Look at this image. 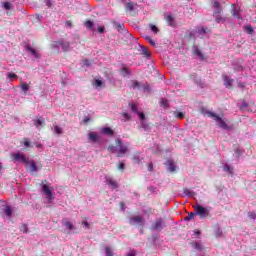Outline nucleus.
<instances>
[{"mask_svg": "<svg viewBox=\"0 0 256 256\" xmlns=\"http://www.w3.org/2000/svg\"><path fill=\"white\" fill-rule=\"evenodd\" d=\"M193 209L195 211V215H198L200 219H210L211 212L208 208H205L200 204H196L193 206Z\"/></svg>", "mask_w": 256, "mask_h": 256, "instance_id": "nucleus-2", "label": "nucleus"}, {"mask_svg": "<svg viewBox=\"0 0 256 256\" xmlns=\"http://www.w3.org/2000/svg\"><path fill=\"white\" fill-rule=\"evenodd\" d=\"M206 113H207L208 117H211L212 119H214V121H217L218 126L221 129H224L225 131H231V129H233V127L227 125V122L225 120H223V118L220 117L219 115H217L211 111H207Z\"/></svg>", "mask_w": 256, "mask_h": 256, "instance_id": "nucleus-1", "label": "nucleus"}, {"mask_svg": "<svg viewBox=\"0 0 256 256\" xmlns=\"http://www.w3.org/2000/svg\"><path fill=\"white\" fill-rule=\"evenodd\" d=\"M244 31L248 34V35H253V33H255V30L253 29L252 25H246L244 26Z\"/></svg>", "mask_w": 256, "mask_h": 256, "instance_id": "nucleus-18", "label": "nucleus"}, {"mask_svg": "<svg viewBox=\"0 0 256 256\" xmlns=\"http://www.w3.org/2000/svg\"><path fill=\"white\" fill-rule=\"evenodd\" d=\"M148 171L153 172V162L148 164Z\"/></svg>", "mask_w": 256, "mask_h": 256, "instance_id": "nucleus-51", "label": "nucleus"}, {"mask_svg": "<svg viewBox=\"0 0 256 256\" xmlns=\"http://www.w3.org/2000/svg\"><path fill=\"white\" fill-rule=\"evenodd\" d=\"M108 151L110 153H117V146L115 147V146H113V144L109 145L108 146Z\"/></svg>", "mask_w": 256, "mask_h": 256, "instance_id": "nucleus-35", "label": "nucleus"}, {"mask_svg": "<svg viewBox=\"0 0 256 256\" xmlns=\"http://www.w3.org/2000/svg\"><path fill=\"white\" fill-rule=\"evenodd\" d=\"M183 192H184V194L187 195V197H195V192L191 189L184 188Z\"/></svg>", "mask_w": 256, "mask_h": 256, "instance_id": "nucleus-21", "label": "nucleus"}, {"mask_svg": "<svg viewBox=\"0 0 256 256\" xmlns=\"http://www.w3.org/2000/svg\"><path fill=\"white\" fill-rule=\"evenodd\" d=\"M223 235V231H221V229H218L216 231V237H221Z\"/></svg>", "mask_w": 256, "mask_h": 256, "instance_id": "nucleus-50", "label": "nucleus"}, {"mask_svg": "<svg viewBox=\"0 0 256 256\" xmlns=\"http://www.w3.org/2000/svg\"><path fill=\"white\" fill-rule=\"evenodd\" d=\"M88 139H89L90 143H97V141H99L101 139V136L98 135L96 132H90L88 134Z\"/></svg>", "mask_w": 256, "mask_h": 256, "instance_id": "nucleus-11", "label": "nucleus"}, {"mask_svg": "<svg viewBox=\"0 0 256 256\" xmlns=\"http://www.w3.org/2000/svg\"><path fill=\"white\" fill-rule=\"evenodd\" d=\"M89 121H91V118H89V117L84 119V123H89Z\"/></svg>", "mask_w": 256, "mask_h": 256, "instance_id": "nucleus-62", "label": "nucleus"}, {"mask_svg": "<svg viewBox=\"0 0 256 256\" xmlns=\"http://www.w3.org/2000/svg\"><path fill=\"white\" fill-rule=\"evenodd\" d=\"M213 7H214L215 9H217V11H219V9H223V8H221V3L217 2V1H215V2L213 3Z\"/></svg>", "mask_w": 256, "mask_h": 256, "instance_id": "nucleus-42", "label": "nucleus"}, {"mask_svg": "<svg viewBox=\"0 0 256 256\" xmlns=\"http://www.w3.org/2000/svg\"><path fill=\"white\" fill-rule=\"evenodd\" d=\"M224 171H228V173L232 174L233 173V167L229 165L224 166Z\"/></svg>", "mask_w": 256, "mask_h": 256, "instance_id": "nucleus-40", "label": "nucleus"}, {"mask_svg": "<svg viewBox=\"0 0 256 256\" xmlns=\"http://www.w3.org/2000/svg\"><path fill=\"white\" fill-rule=\"evenodd\" d=\"M26 49L27 51H29V53H31V55H33V57H36V59H39V57H41V55H39V53H37V50L33 47L27 46Z\"/></svg>", "mask_w": 256, "mask_h": 256, "instance_id": "nucleus-17", "label": "nucleus"}, {"mask_svg": "<svg viewBox=\"0 0 256 256\" xmlns=\"http://www.w3.org/2000/svg\"><path fill=\"white\" fill-rule=\"evenodd\" d=\"M122 115H123V117H125V119L127 121H129V119H131V116L127 112H124Z\"/></svg>", "mask_w": 256, "mask_h": 256, "instance_id": "nucleus-49", "label": "nucleus"}, {"mask_svg": "<svg viewBox=\"0 0 256 256\" xmlns=\"http://www.w3.org/2000/svg\"><path fill=\"white\" fill-rule=\"evenodd\" d=\"M116 149H117V153H119V155H117V157H121V155H125V153H127L129 151V146L124 145L122 139H117L116 140Z\"/></svg>", "mask_w": 256, "mask_h": 256, "instance_id": "nucleus-3", "label": "nucleus"}, {"mask_svg": "<svg viewBox=\"0 0 256 256\" xmlns=\"http://www.w3.org/2000/svg\"><path fill=\"white\" fill-rule=\"evenodd\" d=\"M197 33H199L200 35H205L209 33V28L199 27L197 28Z\"/></svg>", "mask_w": 256, "mask_h": 256, "instance_id": "nucleus-24", "label": "nucleus"}, {"mask_svg": "<svg viewBox=\"0 0 256 256\" xmlns=\"http://www.w3.org/2000/svg\"><path fill=\"white\" fill-rule=\"evenodd\" d=\"M101 132L104 133V135H108L109 137H113V135L115 134V132L113 131V129L109 128V127H104L101 129Z\"/></svg>", "mask_w": 256, "mask_h": 256, "instance_id": "nucleus-15", "label": "nucleus"}, {"mask_svg": "<svg viewBox=\"0 0 256 256\" xmlns=\"http://www.w3.org/2000/svg\"><path fill=\"white\" fill-rule=\"evenodd\" d=\"M46 5L47 7H52L53 4L51 3V0H47Z\"/></svg>", "mask_w": 256, "mask_h": 256, "instance_id": "nucleus-59", "label": "nucleus"}, {"mask_svg": "<svg viewBox=\"0 0 256 256\" xmlns=\"http://www.w3.org/2000/svg\"><path fill=\"white\" fill-rule=\"evenodd\" d=\"M84 25L89 29V31L93 30V27H95V24L91 20H86Z\"/></svg>", "mask_w": 256, "mask_h": 256, "instance_id": "nucleus-23", "label": "nucleus"}, {"mask_svg": "<svg viewBox=\"0 0 256 256\" xmlns=\"http://www.w3.org/2000/svg\"><path fill=\"white\" fill-rule=\"evenodd\" d=\"M120 207H121L122 211L125 210V203L124 202H120Z\"/></svg>", "mask_w": 256, "mask_h": 256, "instance_id": "nucleus-60", "label": "nucleus"}, {"mask_svg": "<svg viewBox=\"0 0 256 256\" xmlns=\"http://www.w3.org/2000/svg\"><path fill=\"white\" fill-rule=\"evenodd\" d=\"M7 77L8 79H17V74L8 72Z\"/></svg>", "mask_w": 256, "mask_h": 256, "instance_id": "nucleus-41", "label": "nucleus"}, {"mask_svg": "<svg viewBox=\"0 0 256 256\" xmlns=\"http://www.w3.org/2000/svg\"><path fill=\"white\" fill-rule=\"evenodd\" d=\"M118 169H119L120 171H123V169H125V164L120 163V164L118 165Z\"/></svg>", "mask_w": 256, "mask_h": 256, "instance_id": "nucleus-54", "label": "nucleus"}, {"mask_svg": "<svg viewBox=\"0 0 256 256\" xmlns=\"http://www.w3.org/2000/svg\"><path fill=\"white\" fill-rule=\"evenodd\" d=\"M25 167H29L30 173H37L39 171V168L37 167V163H35V160H30L28 158V162L24 164Z\"/></svg>", "mask_w": 256, "mask_h": 256, "instance_id": "nucleus-8", "label": "nucleus"}, {"mask_svg": "<svg viewBox=\"0 0 256 256\" xmlns=\"http://www.w3.org/2000/svg\"><path fill=\"white\" fill-rule=\"evenodd\" d=\"M174 117H176V119H183L185 114L183 112H174Z\"/></svg>", "mask_w": 256, "mask_h": 256, "instance_id": "nucleus-32", "label": "nucleus"}, {"mask_svg": "<svg viewBox=\"0 0 256 256\" xmlns=\"http://www.w3.org/2000/svg\"><path fill=\"white\" fill-rule=\"evenodd\" d=\"M106 184L109 185L112 189H117L119 187V184H117V181H115L113 178H107Z\"/></svg>", "mask_w": 256, "mask_h": 256, "instance_id": "nucleus-13", "label": "nucleus"}, {"mask_svg": "<svg viewBox=\"0 0 256 256\" xmlns=\"http://www.w3.org/2000/svg\"><path fill=\"white\" fill-rule=\"evenodd\" d=\"M130 87L132 89H139L141 87V84L137 80H131L130 81Z\"/></svg>", "mask_w": 256, "mask_h": 256, "instance_id": "nucleus-19", "label": "nucleus"}, {"mask_svg": "<svg viewBox=\"0 0 256 256\" xmlns=\"http://www.w3.org/2000/svg\"><path fill=\"white\" fill-rule=\"evenodd\" d=\"M150 29L155 34L159 33V28H157V26H155L153 24H150Z\"/></svg>", "mask_w": 256, "mask_h": 256, "instance_id": "nucleus-36", "label": "nucleus"}, {"mask_svg": "<svg viewBox=\"0 0 256 256\" xmlns=\"http://www.w3.org/2000/svg\"><path fill=\"white\" fill-rule=\"evenodd\" d=\"M20 231L22 233H28L29 232V229L27 228V224H23L20 228Z\"/></svg>", "mask_w": 256, "mask_h": 256, "instance_id": "nucleus-38", "label": "nucleus"}, {"mask_svg": "<svg viewBox=\"0 0 256 256\" xmlns=\"http://www.w3.org/2000/svg\"><path fill=\"white\" fill-rule=\"evenodd\" d=\"M160 104L162 105V107H168L169 106V102L167 101V99H162Z\"/></svg>", "mask_w": 256, "mask_h": 256, "instance_id": "nucleus-43", "label": "nucleus"}, {"mask_svg": "<svg viewBox=\"0 0 256 256\" xmlns=\"http://www.w3.org/2000/svg\"><path fill=\"white\" fill-rule=\"evenodd\" d=\"M221 13H223V9L219 8V10H216L213 12V17L216 21V23H227L229 21V18L225 16H221Z\"/></svg>", "mask_w": 256, "mask_h": 256, "instance_id": "nucleus-4", "label": "nucleus"}, {"mask_svg": "<svg viewBox=\"0 0 256 256\" xmlns=\"http://www.w3.org/2000/svg\"><path fill=\"white\" fill-rule=\"evenodd\" d=\"M233 17H236L237 19H241V15L238 13L237 9L232 10Z\"/></svg>", "mask_w": 256, "mask_h": 256, "instance_id": "nucleus-37", "label": "nucleus"}, {"mask_svg": "<svg viewBox=\"0 0 256 256\" xmlns=\"http://www.w3.org/2000/svg\"><path fill=\"white\" fill-rule=\"evenodd\" d=\"M105 251L107 256H113V250L110 247H106Z\"/></svg>", "mask_w": 256, "mask_h": 256, "instance_id": "nucleus-39", "label": "nucleus"}, {"mask_svg": "<svg viewBox=\"0 0 256 256\" xmlns=\"http://www.w3.org/2000/svg\"><path fill=\"white\" fill-rule=\"evenodd\" d=\"M5 213H6L7 217H11V215H13V210L11 209V206L5 207Z\"/></svg>", "mask_w": 256, "mask_h": 256, "instance_id": "nucleus-30", "label": "nucleus"}, {"mask_svg": "<svg viewBox=\"0 0 256 256\" xmlns=\"http://www.w3.org/2000/svg\"><path fill=\"white\" fill-rule=\"evenodd\" d=\"M130 107L134 113H137V106L135 104H130Z\"/></svg>", "mask_w": 256, "mask_h": 256, "instance_id": "nucleus-48", "label": "nucleus"}, {"mask_svg": "<svg viewBox=\"0 0 256 256\" xmlns=\"http://www.w3.org/2000/svg\"><path fill=\"white\" fill-rule=\"evenodd\" d=\"M33 123L37 129H39V127L43 129V125H45V118H43V116H37V118L33 120Z\"/></svg>", "mask_w": 256, "mask_h": 256, "instance_id": "nucleus-10", "label": "nucleus"}, {"mask_svg": "<svg viewBox=\"0 0 256 256\" xmlns=\"http://www.w3.org/2000/svg\"><path fill=\"white\" fill-rule=\"evenodd\" d=\"M248 217H249L250 219H256V213H255V212H250V213L248 214Z\"/></svg>", "mask_w": 256, "mask_h": 256, "instance_id": "nucleus-47", "label": "nucleus"}, {"mask_svg": "<svg viewBox=\"0 0 256 256\" xmlns=\"http://www.w3.org/2000/svg\"><path fill=\"white\" fill-rule=\"evenodd\" d=\"M225 87H233V79L229 78L227 75H223Z\"/></svg>", "mask_w": 256, "mask_h": 256, "instance_id": "nucleus-14", "label": "nucleus"}, {"mask_svg": "<svg viewBox=\"0 0 256 256\" xmlns=\"http://www.w3.org/2000/svg\"><path fill=\"white\" fill-rule=\"evenodd\" d=\"M138 115H139L141 121L145 120V114L143 112H139Z\"/></svg>", "mask_w": 256, "mask_h": 256, "instance_id": "nucleus-52", "label": "nucleus"}, {"mask_svg": "<svg viewBox=\"0 0 256 256\" xmlns=\"http://www.w3.org/2000/svg\"><path fill=\"white\" fill-rule=\"evenodd\" d=\"M42 191L46 195L48 201L53 200V192L55 191L53 187H49L47 184H42Z\"/></svg>", "mask_w": 256, "mask_h": 256, "instance_id": "nucleus-5", "label": "nucleus"}, {"mask_svg": "<svg viewBox=\"0 0 256 256\" xmlns=\"http://www.w3.org/2000/svg\"><path fill=\"white\" fill-rule=\"evenodd\" d=\"M127 256H135V252H130L127 254Z\"/></svg>", "mask_w": 256, "mask_h": 256, "instance_id": "nucleus-64", "label": "nucleus"}, {"mask_svg": "<svg viewBox=\"0 0 256 256\" xmlns=\"http://www.w3.org/2000/svg\"><path fill=\"white\" fill-rule=\"evenodd\" d=\"M23 143H24L25 147L31 146V142H29V139H27V138H24Z\"/></svg>", "mask_w": 256, "mask_h": 256, "instance_id": "nucleus-46", "label": "nucleus"}, {"mask_svg": "<svg viewBox=\"0 0 256 256\" xmlns=\"http://www.w3.org/2000/svg\"><path fill=\"white\" fill-rule=\"evenodd\" d=\"M62 47H63L64 51H67V49H69V43L62 44Z\"/></svg>", "mask_w": 256, "mask_h": 256, "instance_id": "nucleus-56", "label": "nucleus"}, {"mask_svg": "<svg viewBox=\"0 0 256 256\" xmlns=\"http://www.w3.org/2000/svg\"><path fill=\"white\" fill-rule=\"evenodd\" d=\"M54 133H56V135H63V128L58 125L54 126Z\"/></svg>", "mask_w": 256, "mask_h": 256, "instance_id": "nucleus-29", "label": "nucleus"}, {"mask_svg": "<svg viewBox=\"0 0 256 256\" xmlns=\"http://www.w3.org/2000/svg\"><path fill=\"white\" fill-rule=\"evenodd\" d=\"M195 215H197V214H195V212H194V213H193V212H190V213L187 215V217L184 218V221H191V219H193V217H195Z\"/></svg>", "mask_w": 256, "mask_h": 256, "instance_id": "nucleus-33", "label": "nucleus"}, {"mask_svg": "<svg viewBox=\"0 0 256 256\" xmlns=\"http://www.w3.org/2000/svg\"><path fill=\"white\" fill-rule=\"evenodd\" d=\"M130 225H135V223H139L140 225H145V222L143 221V217L141 216H135L131 217L129 220Z\"/></svg>", "mask_w": 256, "mask_h": 256, "instance_id": "nucleus-12", "label": "nucleus"}, {"mask_svg": "<svg viewBox=\"0 0 256 256\" xmlns=\"http://www.w3.org/2000/svg\"><path fill=\"white\" fill-rule=\"evenodd\" d=\"M2 5H3V7H4V9H5L6 11H11V10H13V5H11L10 2H4Z\"/></svg>", "mask_w": 256, "mask_h": 256, "instance_id": "nucleus-28", "label": "nucleus"}, {"mask_svg": "<svg viewBox=\"0 0 256 256\" xmlns=\"http://www.w3.org/2000/svg\"><path fill=\"white\" fill-rule=\"evenodd\" d=\"M145 39H146V41H148V43H151V41H153V39H151V37H149V36H146Z\"/></svg>", "mask_w": 256, "mask_h": 256, "instance_id": "nucleus-61", "label": "nucleus"}, {"mask_svg": "<svg viewBox=\"0 0 256 256\" xmlns=\"http://www.w3.org/2000/svg\"><path fill=\"white\" fill-rule=\"evenodd\" d=\"M66 27H73V23L71 21L65 22Z\"/></svg>", "mask_w": 256, "mask_h": 256, "instance_id": "nucleus-55", "label": "nucleus"}, {"mask_svg": "<svg viewBox=\"0 0 256 256\" xmlns=\"http://www.w3.org/2000/svg\"><path fill=\"white\" fill-rule=\"evenodd\" d=\"M152 229L154 231H163V229H165V221H163L162 218L157 219L152 225Z\"/></svg>", "mask_w": 256, "mask_h": 256, "instance_id": "nucleus-7", "label": "nucleus"}, {"mask_svg": "<svg viewBox=\"0 0 256 256\" xmlns=\"http://www.w3.org/2000/svg\"><path fill=\"white\" fill-rule=\"evenodd\" d=\"M168 169L169 171H171V173L175 172L177 169V166H175V163H173V161L169 160L168 161Z\"/></svg>", "mask_w": 256, "mask_h": 256, "instance_id": "nucleus-25", "label": "nucleus"}, {"mask_svg": "<svg viewBox=\"0 0 256 256\" xmlns=\"http://www.w3.org/2000/svg\"><path fill=\"white\" fill-rule=\"evenodd\" d=\"M66 229H69V231H73L75 229V226H73V223L71 222H65Z\"/></svg>", "mask_w": 256, "mask_h": 256, "instance_id": "nucleus-34", "label": "nucleus"}, {"mask_svg": "<svg viewBox=\"0 0 256 256\" xmlns=\"http://www.w3.org/2000/svg\"><path fill=\"white\" fill-rule=\"evenodd\" d=\"M194 235H196L197 237H199V235H201V231L200 230H194Z\"/></svg>", "mask_w": 256, "mask_h": 256, "instance_id": "nucleus-58", "label": "nucleus"}, {"mask_svg": "<svg viewBox=\"0 0 256 256\" xmlns=\"http://www.w3.org/2000/svg\"><path fill=\"white\" fill-rule=\"evenodd\" d=\"M121 75H123V77H127V75H131V71L129 70L128 67H124L121 71H120Z\"/></svg>", "mask_w": 256, "mask_h": 256, "instance_id": "nucleus-27", "label": "nucleus"}, {"mask_svg": "<svg viewBox=\"0 0 256 256\" xmlns=\"http://www.w3.org/2000/svg\"><path fill=\"white\" fill-rule=\"evenodd\" d=\"M132 161H133V163H136L137 165H141V163L143 162V158L139 157V155H134L132 157Z\"/></svg>", "mask_w": 256, "mask_h": 256, "instance_id": "nucleus-20", "label": "nucleus"}, {"mask_svg": "<svg viewBox=\"0 0 256 256\" xmlns=\"http://www.w3.org/2000/svg\"><path fill=\"white\" fill-rule=\"evenodd\" d=\"M164 19L170 27H175V19H173V16L165 15Z\"/></svg>", "mask_w": 256, "mask_h": 256, "instance_id": "nucleus-16", "label": "nucleus"}, {"mask_svg": "<svg viewBox=\"0 0 256 256\" xmlns=\"http://www.w3.org/2000/svg\"><path fill=\"white\" fill-rule=\"evenodd\" d=\"M13 161H21L25 165V163H29V158H26L25 154L15 153L12 155Z\"/></svg>", "mask_w": 256, "mask_h": 256, "instance_id": "nucleus-9", "label": "nucleus"}, {"mask_svg": "<svg viewBox=\"0 0 256 256\" xmlns=\"http://www.w3.org/2000/svg\"><path fill=\"white\" fill-rule=\"evenodd\" d=\"M98 32L105 33V27L104 26L98 27Z\"/></svg>", "mask_w": 256, "mask_h": 256, "instance_id": "nucleus-53", "label": "nucleus"}, {"mask_svg": "<svg viewBox=\"0 0 256 256\" xmlns=\"http://www.w3.org/2000/svg\"><path fill=\"white\" fill-rule=\"evenodd\" d=\"M82 225H83L84 227H86L87 229H89V222L83 221V222H82Z\"/></svg>", "mask_w": 256, "mask_h": 256, "instance_id": "nucleus-57", "label": "nucleus"}, {"mask_svg": "<svg viewBox=\"0 0 256 256\" xmlns=\"http://www.w3.org/2000/svg\"><path fill=\"white\" fill-rule=\"evenodd\" d=\"M141 51H142V55H145L146 57H151V52H149V50H147V47L145 46H140Z\"/></svg>", "mask_w": 256, "mask_h": 256, "instance_id": "nucleus-26", "label": "nucleus"}, {"mask_svg": "<svg viewBox=\"0 0 256 256\" xmlns=\"http://www.w3.org/2000/svg\"><path fill=\"white\" fill-rule=\"evenodd\" d=\"M150 45L152 46V47H155V41H153V40H150Z\"/></svg>", "mask_w": 256, "mask_h": 256, "instance_id": "nucleus-63", "label": "nucleus"}, {"mask_svg": "<svg viewBox=\"0 0 256 256\" xmlns=\"http://www.w3.org/2000/svg\"><path fill=\"white\" fill-rule=\"evenodd\" d=\"M194 55H197V57H199V59H205L203 52H201V50L197 47H195V49H194Z\"/></svg>", "mask_w": 256, "mask_h": 256, "instance_id": "nucleus-22", "label": "nucleus"}, {"mask_svg": "<svg viewBox=\"0 0 256 256\" xmlns=\"http://www.w3.org/2000/svg\"><path fill=\"white\" fill-rule=\"evenodd\" d=\"M21 89H22V91H24L25 95H27V91H29V84L22 83L21 84Z\"/></svg>", "mask_w": 256, "mask_h": 256, "instance_id": "nucleus-31", "label": "nucleus"}, {"mask_svg": "<svg viewBox=\"0 0 256 256\" xmlns=\"http://www.w3.org/2000/svg\"><path fill=\"white\" fill-rule=\"evenodd\" d=\"M94 85L96 87H101L103 85V81L96 79Z\"/></svg>", "mask_w": 256, "mask_h": 256, "instance_id": "nucleus-44", "label": "nucleus"}, {"mask_svg": "<svg viewBox=\"0 0 256 256\" xmlns=\"http://www.w3.org/2000/svg\"><path fill=\"white\" fill-rule=\"evenodd\" d=\"M91 61L86 59V60H83V65H85V67H91Z\"/></svg>", "mask_w": 256, "mask_h": 256, "instance_id": "nucleus-45", "label": "nucleus"}, {"mask_svg": "<svg viewBox=\"0 0 256 256\" xmlns=\"http://www.w3.org/2000/svg\"><path fill=\"white\" fill-rule=\"evenodd\" d=\"M125 9H126V11H127L130 15H132V16L137 15V13L139 12V11L137 10V4H135V3H133V2H127V3H126V6H125Z\"/></svg>", "mask_w": 256, "mask_h": 256, "instance_id": "nucleus-6", "label": "nucleus"}]
</instances>
